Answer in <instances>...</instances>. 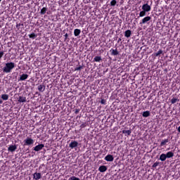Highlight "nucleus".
<instances>
[{"mask_svg":"<svg viewBox=\"0 0 180 180\" xmlns=\"http://www.w3.org/2000/svg\"><path fill=\"white\" fill-rule=\"evenodd\" d=\"M169 141V140L168 139L163 140L160 143V147H162V146H165L167 144V143H168Z\"/></svg>","mask_w":180,"mask_h":180,"instance_id":"a878e982","label":"nucleus"},{"mask_svg":"<svg viewBox=\"0 0 180 180\" xmlns=\"http://www.w3.org/2000/svg\"><path fill=\"white\" fill-rule=\"evenodd\" d=\"M47 12V7H43L40 11L41 15H46Z\"/></svg>","mask_w":180,"mask_h":180,"instance_id":"5701e85b","label":"nucleus"},{"mask_svg":"<svg viewBox=\"0 0 180 180\" xmlns=\"http://www.w3.org/2000/svg\"><path fill=\"white\" fill-rule=\"evenodd\" d=\"M116 4H117V1H116V0H112L110 1V5L111 6H116Z\"/></svg>","mask_w":180,"mask_h":180,"instance_id":"cd10ccee","label":"nucleus"},{"mask_svg":"<svg viewBox=\"0 0 180 180\" xmlns=\"http://www.w3.org/2000/svg\"><path fill=\"white\" fill-rule=\"evenodd\" d=\"M176 102H178V98H173L171 100V103H172V104L176 103Z\"/></svg>","mask_w":180,"mask_h":180,"instance_id":"7c9ffc66","label":"nucleus"},{"mask_svg":"<svg viewBox=\"0 0 180 180\" xmlns=\"http://www.w3.org/2000/svg\"><path fill=\"white\" fill-rule=\"evenodd\" d=\"M64 37L65 40H68V41H70V39H68V34L67 33L64 35Z\"/></svg>","mask_w":180,"mask_h":180,"instance_id":"c9c22d12","label":"nucleus"},{"mask_svg":"<svg viewBox=\"0 0 180 180\" xmlns=\"http://www.w3.org/2000/svg\"><path fill=\"white\" fill-rule=\"evenodd\" d=\"M18 150V146L16 145H11L8 148V151H10L11 153H13Z\"/></svg>","mask_w":180,"mask_h":180,"instance_id":"0eeeda50","label":"nucleus"},{"mask_svg":"<svg viewBox=\"0 0 180 180\" xmlns=\"http://www.w3.org/2000/svg\"><path fill=\"white\" fill-rule=\"evenodd\" d=\"M146 12L147 11H144V10L141 11L140 13H139V18H143V17L146 16Z\"/></svg>","mask_w":180,"mask_h":180,"instance_id":"bb28decb","label":"nucleus"},{"mask_svg":"<svg viewBox=\"0 0 180 180\" xmlns=\"http://www.w3.org/2000/svg\"><path fill=\"white\" fill-rule=\"evenodd\" d=\"M158 165H160V162H155L152 165V168H157V167H158Z\"/></svg>","mask_w":180,"mask_h":180,"instance_id":"c85d7f7f","label":"nucleus"},{"mask_svg":"<svg viewBox=\"0 0 180 180\" xmlns=\"http://www.w3.org/2000/svg\"><path fill=\"white\" fill-rule=\"evenodd\" d=\"M102 61V56H95L94 58V63H101Z\"/></svg>","mask_w":180,"mask_h":180,"instance_id":"ddd939ff","label":"nucleus"},{"mask_svg":"<svg viewBox=\"0 0 180 180\" xmlns=\"http://www.w3.org/2000/svg\"><path fill=\"white\" fill-rule=\"evenodd\" d=\"M111 52V56H117L119 55V51H117V49H110V51Z\"/></svg>","mask_w":180,"mask_h":180,"instance_id":"2eb2a0df","label":"nucleus"},{"mask_svg":"<svg viewBox=\"0 0 180 180\" xmlns=\"http://www.w3.org/2000/svg\"><path fill=\"white\" fill-rule=\"evenodd\" d=\"M28 36H29L30 39L34 40V39H36V37H37V34L32 32V33L30 34Z\"/></svg>","mask_w":180,"mask_h":180,"instance_id":"412c9836","label":"nucleus"},{"mask_svg":"<svg viewBox=\"0 0 180 180\" xmlns=\"http://www.w3.org/2000/svg\"><path fill=\"white\" fill-rule=\"evenodd\" d=\"M80 34H81V30L75 29L74 30V35L75 36V37H78V36H79Z\"/></svg>","mask_w":180,"mask_h":180,"instance_id":"4468645a","label":"nucleus"},{"mask_svg":"<svg viewBox=\"0 0 180 180\" xmlns=\"http://www.w3.org/2000/svg\"><path fill=\"white\" fill-rule=\"evenodd\" d=\"M142 11L150 12V11H151V6L148 5V4H145L142 6Z\"/></svg>","mask_w":180,"mask_h":180,"instance_id":"7ed1b4c3","label":"nucleus"},{"mask_svg":"<svg viewBox=\"0 0 180 180\" xmlns=\"http://www.w3.org/2000/svg\"><path fill=\"white\" fill-rule=\"evenodd\" d=\"M87 125L88 124H86V122H84L80 125V127L81 129H84V127H86Z\"/></svg>","mask_w":180,"mask_h":180,"instance_id":"473e14b6","label":"nucleus"},{"mask_svg":"<svg viewBox=\"0 0 180 180\" xmlns=\"http://www.w3.org/2000/svg\"><path fill=\"white\" fill-rule=\"evenodd\" d=\"M75 113L77 115L78 113H79V109H76L75 111Z\"/></svg>","mask_w":180,"mask_h":180,"instance_id":"e433bc0d","label":"nucleus"},{"mask_svg":"<svg viewBox=\"0 0 180 180\" xmlns=\"http://www.w3.org/2000/svg\"><path fill=\"white\" fill-rule=\"evenodd\" d=\"M167 155H165V153H162L160 155V158L159 160L160 161H165L167 160Z\"/></svg>","mask_w":180,"mask_h":180,"instance_id":"dca6fc26","label":"nucleus"},{"mask_svg":"<svg viewBox=\"0 0 180 180\" xmlns=\"http://www.w3.org/2000/svg\"><path fill=\"white\" fill-rule=\"evenodd\" d=\"M70 148H75V147H78V142L77 141H72L71 143L69 144Z\"/></svg>","mask_w":180,"mask_h":180,"instance_id":"39448f33","label":"nucleus"},{"mask_svg":"<svg viewBox=\"0 0 180 180\" xmlns=\"http://www.w3.org/2000/svg\"><path fill=\"white\" fill-rule=\"evenodd\" d=\"M18 101L20 103H23L26 102V97L19 96Z\"/></svg>","mask_w":180,"mask_h":180,"instance_id":"a211bd4d","label":"nucleus"},{"mask_svg":"<svg viewBox=\"0 0 180 180\" xmlns=\"http://www.w3.org/2000/svg\"><path fill=\"white\" fill-rule=\"evenodd\" d=\"M82 69V66L79 65L75 68V71H81Z\"/></svg>","mask_w":180,"mask_h":180,"instance_id":"c756f323","label":"nucleus"},{"mask_svg":"<svg viewBox=\"0 0 180 180\" xmlns=\"http://www.w3.org/2000/svg\"><path fill=\"white\" fill-rule=\"evenodd\" d=\"M23 146H32V144H34V140L30 137H27L26 139L23 141Z\"/></svg>","mask_w":180,"mask_h":180,"instance_id":"f03ea898","label":"nucleus"},{"mask_svg":"<svg viewBox=\"0 0 180 180\" xmlns=\"http://www.w3.org/2000/svg\"><path fill=\"white\" fill-rule=\"evenodd\" d=\"M101 105H106V100L102 98L101 101Z\"/></svg>","mask_w":180,"mask_h":180,"instance_id":"72a5a7b5","label":"nucleus"},{"mask_svg":"<svg viewBox=\"0 0 180 180\" xmlns=\"http://www.w3.org/2000/svg\"><path fill=\"white\" fill-rule=\"evenodd\" d=\"M4 54H5V52L4 51H0V60L4 57Z\"/></svg>","mask_w":180,"mask_h":180,"instance_id":"f704fd0d","label":"nucleus"},{"mask_svg":"<svg viewBox=\"0 0 180 180\" xmlns=\"http://www.w3.org/2000/svg\"><path fill=\"white\" fill-rule=\"evenodd\" d=\"M130 36H131V30H127V31L124 32V37H130Z\"/></svg>","mask_w":180,"mask_h":180,"instance_id":"f3484780","label":"nucleus"},{"mask_svg":"<svg viewBox=\"0 0 180 180\" xmlns=\"http://www.w3.org/2000/svg\"><path fill=\"white\" fill-rule=\"evenodd\" d=\"M68 180H81V179H79V178L78 177H76L75 176H72Z\"/></svg>","mask_w":180,"mask_h":180,"instance_id":"2f4dec72","label":"nucleus"},{"mask_svg":"<svg viewBox=\"0 0 180 180\" xmlns=\"http://www.w3.org/2000/svg\"><path fill=\"white\" fill-rule=\"evenodd\" d=\"M98 171L100 172H106V171H108V167L105 165H101L99 167Z\"/></svg>","mask_w":180,"mask_h":180,"instance_id":"9d476101","label":"nucleus"},{"mask_svg":"<svg viewBox=\"0 0 180 180\" xmlns=\"http://www.w3.org/2000/svg\"><path fill=\"white\" fill-rule=\"evenodd\" d=\"M1 99H3V101H8V99H9V95L2 94L1 95Z\"/></svg>","mask_w":180,"mask_h":180,"instance_id":"b1692460","label":"nucleus"},{"mask_svg":"<svg viewBox=\"0 0 180 180\" xmlns=\"http://www.w3.org/2000/svg\"><path fill=\"white\" fill-rule=\"evenodd\" d=\"M2 103H4V101L0 99V105H2Z\"/></svg>","mask_w":180,"mask_h":180,"instance_id":"58836bf2","label":"nucleus"},{"mask_svg":"<svg viewBox=\"0 0 180 180\" xmlns=\"http://www.w3.org/2000/svg\"><path fill=\"white\" fill-rule=\"evenodd\" d=\"M104 160H105V161L112 162V161H113V160H115V158H113V155H107L105 157Z\"/></svg>","mask_w":180,"mask_h":180,"instance_id":"6e6552de","label":"nucleus"},{"mask_svg":"<svg viewBox=\"0 0 180 180\" xmlns=\"http://www.w3.org/2000/svg\"><path fill=\"white\" fill-rule=\"evenodd\" d=\"M29 78V75L27 74H22L20 75V78L18 79V81H26Z\"/></svg>","mask_w":180,"mask_h":180,"instance_id":"1a4fd4ad","label":"nucleus"},{"mask_svg":"<svg viewBox=\"0 0 180 180\" xmlns=\"http://www.w3.org/2000/svg\"><path fill=\"white\" fill-rule=\"evenodd\" d=\"M150 112L149 110L144 111V112L142 113L143 117H150Z\"/></svg>","mask_w":180,"mask_h":180,"instance_id":"6ab92c4d","label":"nucleus"},{"mask_svg":"<svg viewBox=\"0 0 180 180\" xmlns=\"http://www.w3.org/2000/svg\"><path fill=\"white\" fill-rule=\"evenodd\" d=\"M20 26V23L16 25V27H19Z\"/></svg>","mask_w":180,"mask_h":180,"instance_id":"ea45409f","label":"nucleus"},{"mask_svg":"<svg viewBox=\"0 0 180 180\" xmlns=\"http://www.w3.org/2000/svg\"><path fill=\"white\" fill-rule=\"evenodd\" d=\"M150 20H151V17L146 16L142 19L140 25H146V23H147V22H150Z\"/></svg>","mask_w":180,"mask_h":180,"instance_id":"20e7f679","label":"nucleus"},{"mask_svg":"<svg viewBox=\"0 0 180 180\" xmlns=\"http://www.w3.org/2000/svg\"><path fill=\"white\" fill-rule=\"evenodd\" d=\"M15 68V63L10 62L6 63L5 67L3 68L4 72H6V74H8L9 72H11L12 70Z\"/></svg>","mask_w":180,"mask_h":180,"instance_id":"f257e3e1","label":"nucleus"},{"mask_svg":"<svg viewBox=\"0 0 180 180\" xmlns=\"http://www.w3.org/2000/svg\"><path fill=\"white\" fill-rule=\"evenodd\" d=\"M33 176H34V179L39 180L41 178V173L35 172L33 174Z\"/></svg>","mask_w":180,"mask_h":180,"instance_id":"9b49d317","label":"nucleus"},{"mask_svg":"<svg viewBox=\"0 0 180 180\" xmlns=\"http://www.w3.org/2000/svg\"><path fill=\"white\" fill-rule=\"evenodd\" d=\"M177 130H178L179 133H180V126L178 127Z\"/></svg>","mask_w":180,"mask_h":180,"instance_id":"a19ab883","label":"nucleus"},{"mask_svg":"<svg viewBox=\"0 0 180 180\" xmlns=\"http://www.w3.org/2000/svg\"><path fill=\"white\" fill-rule=\"evenodd\" d=\"M160 54H162V50L161 49H160L157 53H153L155 57H160Z\"/></svg>","mask_w":180,"mask_h":180,"instance_id":"393cba45","label":"nucleus"},{"mask_svg":"<svg viewBox=\"0 0 180 180\" xmlns=\"http://www.w3.org/2000/svg\"><path fill=\"white\" fill-rule=\"evenodd\" d=\"M43 148H44V144L41 143L34 147V151H40V150H43Z\"/></svg>","mask_w":180,"mask_h":180,"instance_id":"423d86ee","label":"nucleus"},{"mask_svg":"<svg viewBox=\"0 0 180 180\" xmlns=\"http://www.w3.org/2000/svg\"><path fill=\"white\" fill-rule=\"evenodd\" d=\"M2 0H0V2Z\"/></svg>","mask_w":180,"mask_h":180,"instance_id":"79ce46f5","label":"nucleus"},{"mask_svg":"<svg viewBox=\"0 0 180 180\" xmlns=\"http://www.w3.org/2000/svg\"><path fill=\"white\" fill-rule=\"evenodd\" d=\"M120 41H122V38H119L117 40V43H120Z\"/></svg>","mask_w":180,"mask_h":180,"instance_id":"4c0bfd02","label":"nucleus"},{"mask_svg":"<svg viewBox=\"0 0 180 180\" xmlns=\"http://www.w3.org/2000/svg\"><path fill=\"white\" fill-rule=\"evenodd\" d=\"M45 90L46 86L43 84H40L39 86H38V91H39V92H44Z\"/></svg>","mask_w":180,"mask_h":180,"instance_id":"f8f14e48","label":"nucleus"},{"mask_svg":"<svg viewBox=\"0 0 180 180\" xmlns=\"http://www.w3.org/2000/svg\"><path fill=\"white\" fill-rule=\"evenodd\" d=\"M165 155H166L167 158H172V157H174V152L169 151Z\"/></svg>","mask_w":180,"mask_h":180,"instance_id":"aec40b11","label":"nucleus"},{"mask_svg":"<svg viewBox=\"0 0 180 180\" xmlns=\"http://www.w3.org/2000/svg\"><path fill=\"white\" fill-rule=\"evenodd\" d=\"M122 134H125V136H130V134H131V130H122Z\"/></svg>","mask_w":180,"mask_h":180,"instance_id":"4be33fe9","label":"nucleus"}]
</instances>
